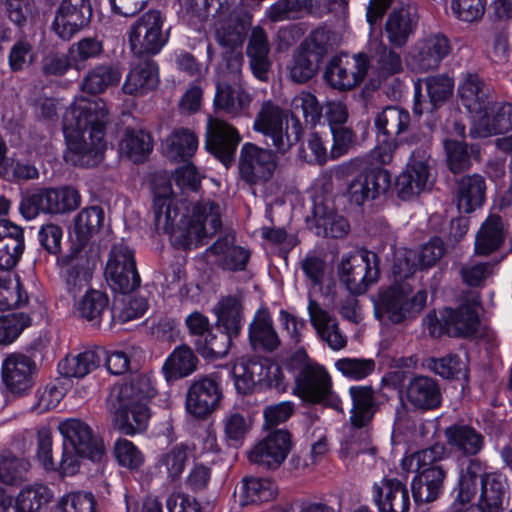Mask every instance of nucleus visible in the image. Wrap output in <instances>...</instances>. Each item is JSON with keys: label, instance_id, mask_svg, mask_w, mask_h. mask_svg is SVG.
Masks as SVG:
<instances>
[{"label": "nucleus", "instance_id": "1", "mask_svg": "<svg viewBox=\"0 0 512 512\" xmlns=\"http://www.w3.org/2000/svg\"><path fill=\"white\" fill-rule=\"evenodd\" d=\"M107 123L106 103L100 98L78 99L67 110L63 119L64 134L83 165L96 166L102 161Z\"/></svg>", "mask_w": 512, "mask_h": 512}, {"label": "nucleus", "instance_id": "2", "mask_svg": "<svg viewBox=\"0 0 512 512\" xmlns=\"http://www.w3.org/2000/svg\"><path fill=\"white\" fill-rule=\"evenodd\" d=\"M333 174L338 180H346V197L351 204L362 206L369 200L385 193L391 183L387 170L369 167L362 159H353L336 166Z\"/></svg>", "mask_w": 512, "mask_h": 512}, {"label": "nucleus", "instance_id": "3", "mask_svg": "<svg viewBox=\"0 0 512 512\" xmlns=\"http://www.w3.org/2000/svg\"><path fill=\"white\" fill-rule=\"evenodd\" d=\"M294 382L293 394L303 402L344 412L342 401L334 392L332 378L324 366L312 360L303 362Z\"/></svg>", "mask_w": 512, "mask_h": 512}, {"label": "nucleus", "instance_id": "4", "mask_svg": "<svg viewBox=\"0 0 512 512\" xmlns=\"http://www.w3.org/2000/svg\"><path fill=\"white\" fill-rule=\"evenodd\" d=\"M427 302V292L420 289L416 292L408 282H396L381 290L375 302V313L378 318L386 317L394 324L416 318Z\"/></svg>", "mask_w": 512, "mask_h": 512}, {"label": "nucleus", "instance_id": "5", "mask_svg": "<svg viewBox=\"0 0 512 512\" xmlns=\"http://www.w3.org/2000/svg\"><path fill=\"white\" fill-rule=\"evenodd\" d=\"M164 23L165 18L158 10L147 11L132 23L127 37L134 56L151 57L162 50L169 39Z\"/></svg>", "mask_w": 512, "mask_h": 512}, {"label": "nucleus", "instance_id": "6", "mask_svg": "<svg viewBox=\"0 0 512 512\" xmlns=\"http://www.w3.org/2000/svg\"><path fill=\"white\" fill-rule=\"evenodd\" d=\"M283 118L284 112L279 106L271 102H265L254 122L255 130L269 136L273 145L281 153H285L298 143L303 134V127L299 118L291 115L286 120L285 128H283Z\"/></svg>", "mask_w": 512, "mask_h": 512}, {"label": "nucleus", "instance_id": "7", "mask_svg": "<svg viewBox=\"0 0 512 512\" xmlns=\"http://www.w3.org/2000/svg\"><path fill=\"white\" fill-rule=\"evenodd\" d=\"M81 203L79 192L72 187L60 189L43 188L25 196L20 210L27 219L35 218L40 213L63 214L77 209Z\"/></svg>", "mask_w": 512, "mask_h": 512}, {"label": "nucleus", "instance_id": "8", "mask_svg": "<svg viewBox=\"0 0 512 512\" xmlns=\"http://www.w3.org/2000/svg\"><path fill=\"white\" fill-rule=\"evenodd\" d=\"M278 157L270 149L246 142L242 145L238 157L239 178L249 187L262 186L274 176Z\"/></svg>", "mask_w": 512, "mask_h": 512}, {"label": "nucleus", "instance_id": "9", "mask_svg": "<svg viewBox=\"0 0 512 512\" xmlns=\"http://www.w3.org/2000/svg\"><path fill=\"white\" fill-rule=\"evenodd\" d=\"M380 276L378 256L374 252L360 251L343 257L339 266L340 281L352 294H363Z\"/></svg>", "mask_w": 512, "mask_h": 512}, {"label": "nucleus", "instance_id": "10", "mask_svg": "<svg viewBox=\"0 0 512 512\" xmlns=\"http://www.w3.org/2000/svg\"><path fill=\"white\" fill-rule=\"evenodd\" d=\"M184 224L189 227L187 232L177 231L174 236L175 241L184 249L197 246L203 239L212 237L221 228L219 205L210 200L197 202L191 217H186Z\"/></svg>", "mask_w": 512, "mask_h": 512}, {"label": "nucleus", "instance_id": "11", "mask_svg": "<svg viewBox=\"0 0 512 512\" xmlns=\"http://www.w3.org/2000/svg\"><path fill=\"white\" fill-rule=\"evenodd\" d=\"M105 275L114 291L126 294L139 287L141 279L136 268L134 252L126 244L113 245Z\"/></svg>", "mask_w": 512, "mask_h": 512}, {"label": "nucleus", "instance_id": "12", "mask_svg": "<svg viewBox=\"0 0 512 512\" xmlns=\"http://www.w3.org/2000/svg\"><path fill=\"white\" fill-rule=\"evenodd\" d=\"M480 320L475 302H465L457 309L446 308L441 319L430 324L432 336L446 333L451 337H471L478 332Z\"/></svg>", "mask_w": 512, "mask_h": 512}, {"label": "nucleus", "instance_id": "13", "mask_svg": "<svg viewBox=\"0 0 512 512\" xmlns=\"http://www.w3.org/2000/svg\"><path fill=\"white\" fill-rule=\"evenodd\" d=\"M58 430L64 438V444L72 446L93 462L102 461L105 456L104 442L88 423L70 418L60 422Z\"/></svg>", "mask_w": 512, "mask_h": 512}, {"label": "nucleus", "instance_id": "14", "mask_svg": "<svg viewBox=\"0 0 512 512\" xmlns=\"http://www.w3.org/2000/svg\"><path fill=\"white\" fill-rule=\"evenodd\" d=\"M292 448V436L288 430L276 429L259 441L249 451L251 463L264 469H278Z\"/></svg>", "mask_w": 512, "mask_h": 512}, {"label": "nucleus", "instance_id": "15", "mask_svg": "<svg viewBox=\"0 0 512 512\" xmlns=\"http://www.w3.org/2000/svg\"><path fill=\"white\" fill-rule=\"evenodd\" d=\"M429 161L430 155L426 146L411 151L409 163L396 181L398 196L401 199L408 200L427 188L430 178Z\"/></svg>", "mask_w": 512, "mask_h": 512}, {"label": "nucleus", "instance_id": "16", "mask_svg": "<svg viewBox=\"0 0 512 512\" xmlns=\"http://www.w3.org/2000/svg\"><path fill=\"white\" fill-rule=\"evenodd\" d=\"M368 71V58L365 54H358L349 58L334 57L329 62L324 78L334 89L349 90L357 86Z\"/></svg>", "mask_w": 512, "mask_h": 512}, {"label": "nucleus", "instance_id": "17", "mask_svg": "<svg viewBox=\"0 0 512 512\" xmlns=\"http://www.w3.org/2000/svg\"><path fill=\"white\" fill-rule=\"evenodd\" d=\"M452 51L450 40L441 33L419 39L411 48L409 59L414 70L427 72L437 69Z\"/></svg>", "mask_w": 512, "mask_h": 512}, {"label": "nucleus", "instance_id": "18", "mask_svg": "<svg viewBox=\"0 0 512 512\" xmlns=\"http://www.w3.org/2000/svg\"><path fill=\"white\" fill-rule=\"evenodd\" d=\"M241 136L237 129L226 121L210 118L207 124V149L219 159L225 167L234 162L235 152Z\"/></svg>", "mask_w": 512, "mask_h": 512}, {"label": "nucleus", "instance_id": "19", "mask_svg": "<svg viewBox=\"0 0 512 512\" xmlns=\"http://www.w3.org/2000/svg\"><path fill=\"white\" fill-rule=\"evenodd\" d=\"M91 17L90 0H62L52 27L62 40L67 41L87 26Z\"/></svg>", "mask_w": 512, "mask_h": 512}, {"label": "nucleus", "instance_id": "20", "mask_svg": "<svg viewBox=\"0 0 512 512\" xmlns=\"http://www.w3.org/2000/svg\"><path fill=\"white\" fill-rule=\"evenodd\" d=\"M419 21L418 6L412 0H402L389 14L385 31L395 47L404 46L414 33Z\"/></svg>", "mask_w": 512, "mask_h": 512}, {"label": "nucleus", "instance_id": "21", "mask_svg": "<svg viewBox=\"0 0 512 512\" xmlns=\"http://www.w3.org/2000/svg\"><path fill=\"white\" fill-rule=\"evenodd\" d=\"M351 409L349 423L353 430H363L368 438V429L376 413L380 410V401L377 399L371 386H352L349 388Z\"/></svg>", "mask_w": 512, "mask_h": 512}, {"label": "nucleus", "instance_id": "22", "mask_svg": "<svg viewBox=\"0 0 512 512\" xmlns=\"http://www.w3.org/2000/svg\"><path fill=\"white\" fill-rule=\"evenodd\" d=\"M113 406L112 423L116 430L128 436H133L146 430L150 419V409L147 403H136L111 399Z\"/></svg>", "mask_w": 512, "mask_h": 512}, {"label": "nucleus", "instance_id": "23", "mask_svg": "<svg viewBox=\"0 0 512 512\" xmlns=\"http://www.w3.org/2000/svg\"><path fill=\"white\" fill-rule=\"evenodd\" d=\"M222 393L218 383L210 377L193 381L186 394V409L197 418H203L219 405Z\"/></svg>", "mask_w": 512, "mask_h": 512}, {"label": "nucleus", "instance_id": "24", "mask_svg": "<svg viewBox=\"0 0 512 512\" xmlns=\"http://www.w3.org/2000/svg\"><path fill=\"white\" fill-rule=\"evenodd\" d=\"M36 363L24 354H11L2 364V381L13 394L21 395L33 385Z\"/></svg>", "mask_w": 512, "mask_h": 512}, {"label": "nucleus", "instance_id": "25", "mask_svg": "<svg viewBox=\"0 0 512 512\" xmlns=\"http://www.w3.org/2000/svg\"><path fill=\"white\" fill-rule=\"evenodd\" d=\"M307 309L317 336L334 351L344 349L348 338L341 331L337 318L312 298H309Z\"/></svg>", "mask_w": 512, "mask_h": 512}, {"label": "nucleus", "instance_id": "26", "mask_svg": "<svg viewBox=\"0 0 512 512\" xmlns=\"http://www.w3.org/2000/svg\"><path fill=\"white\" fill-rule=\"evenodd\" d=\"M406 402L414 409L429 411L440 407L442 393L438 381L432 377L417 375L404 388Z\"/></svg>", "mask_w": 512, "mask_h": 512}, {"label": "nucleus", "instance_id": "27", "mask_svg": "<svg viewBox=\"0 0 512 512\" xmlns=\"http://www.w3.org/2000/svg\"><path fill=\"white\" fill-rule=\"evenodd\" d=\"M475 129L478 137L503 134L512 129V103L491 100L485 110L479 114Z\"/></svg>", "mask_w": 512, "mask_h": 512}, {"label": "nucleus", "instance_id": "28", "mask_svg": "<svg viewBox=\"0 0 512 512\" xmlns=\"http://www.w3.org/2000/svg\"><path fill=\"white\" fill-rule=\"evenodd\" d=\"M373 497L381 512H408L409 492L398 479L384 478L381 484L373 486Z\"/></svg>", "mask_w": 512, "mask_h": 512}, {"label": "nucleus", "instance_id": "29", "mask_svg": "<svg viewBox=\"0 0 512 512\" xmlns=\"http://www.w3.org/2000/svg\"><path fill=\"white\" fill-rule=\"evenodd\" d=\"M65 261V288L75 298L89 287L96 261L83 251L66 256Z\"/></svg>", "mask_w": 512, "mask_h": 512}, {"label": "nucleus", "instance_id": "30", "mask_svg": "<svg viewBox=\"0 0 512 512\" xmlns=\"http://www.w3.org/2000/svg\"><path fill=\"white\" fill-rule=\"evenodd\" d=\"M25 248L22 227L0 220V270H10L19 262Z\"/></svg>", "mask_w": 512, "mask_h": 512}, {"label": "nucleus", "instance_id": "31", "mask_svg": "<svg viewBox=\"0 0 512 512\" xmlns=\"http://www.w3.org/2000/svg\"><path fill=\"white\" fill-rule=\"evenodd\" d=\"M311 223L316 235L322 237L341 238L349 231L347 220L324 201L314 202Z\"/></svg>", "mask_w": 512, "mask_h": 512}, {"label": "nucleus", "instance_id": "32", "mask_svg": "<svg viewBox=\"0 0 512 512\" xmlns=\"http://www.w3.org/2000/svg\"><path fill=\"white\" fill-rule=\"evenodd\" d=\"M249 341L254 350L273 352L281 344L270 313L258 310L249 325Z\"/></svg>", "mask_w": 512, "mask_h": 512}, {"label": "nucleus", "instance_id": "33", "mask_svg": "<svg viewBox=\"0 0 512 512\" xmlns=\"http://www.w3.org/2000/svg\"><path fill=\"white\" fill-rule=\"evenodd\" d=\"M252 101L251 95L242 85H232L226 82H216L214 105L216 109L236 117L245 113Z\"/></svg>", "mask_w": 512, "mask_h": 512}, {"label": "nucleus", "instance_id": "34", "mask_svg": "<svg viewBox=\"0 0 512 512\" xmlns=\"http://www.w3.org/2000/svg\"><path fill=\"white\" fill-rule=\"evenodd\" d=\"M506 492L507 482L502 475L485 474L481 479L480 504L467 512H502Z\"/></svg>", "mask_w": 512, "mask_h": 512}, {"label": "nucleus", "instance_id": "35", "mask_svg": "<svg viewBox=\"0 0 512 512\" xmlns=\"http://www.w3.org/2000/svg\"><path fill=\"white\" fill-rule=\"evenodd\" d=\"M159 84L158 66L155 61L146 59L136 64L128 73L123 91L129 95H144Z\"/></svg>", "mask_w": 512, "mask_h": 512}, {"label": "nucleus", "instance_id": "36", "mask_svg": "<svg viewBox=\"0 0 512 512\" xmlns=\"http://www.w3.org/2000/svg\"><path fill=\"white\" fill-rule=\"evenodd\" d=\"M270 45L263 28L254 27L247 45V56L253 74L261 81L268 78L271 67L269 60Z\"/></svg>", "mask_w": 512, "mask_h": 512}, {"label": "nucleus", "instance_id": "37", "mask_svg": "<svg viewBox=\"0 0 512 512\" xmlns=\"http://www.w3.org/2000/svg\"><path fill=\"white\" fill-rule=\"evenodd\" d=\"M486 182L483 176L473 174L462 177L457 183V207L460 212L471 213L485 201Z\"/></svg>", "mask_w": 512, "mask_h": 512}, {"label": "nucleus", "instance_id": "38", "mask_svg": "<svg viewBox=\"0 0 512 512\" xmlns=\"http://www.w3.org/2000/svg\"><path fill=\"white\" fill-rule=\"evenodd\" d=\"M269 359L253 358L241 361L233 369L237 391L243 395L260 390Z\"/></svg>", "mask_w": 512, "mask_h": 512}, {"label": "nucleus", "instance_id": "39", "mask_svg": "<svg viewBox=\"0 0 512 512\" xmlns=\"http://www.w3.org/2000/svg\"><path fill=\"white\" fill-rule=\"evenodd\" d=\"M461 103L471 113L481 114L493 99L489 87L476 74H469L459 87Z\"/></svg>", "mask_w": 512, "mask_h": 512}, {"label": "nucleus", "instance_id": "40", "mask_svg": "<svg viewBox=\"0 0 512 512\" xmlns=\"http://www.w3.org/2000/svg\"><path fill=\"white\" fill-rule=\"evenodd\" d=\"M445 476L446 471L444 467L417 471V476L412 483V492L415 502L430 503L435 501L443 489Z\"/></svg>", "mask_w": 512, "mask_h": 512}, {"label": "nucleus", "instance_id": "41", "mask_svg": "<svg viewBox=\"0 0 512 512\" xmlns=\"http://www.w3.org/2000/svg\"><path fill=\"white\" fill-rule=\"evenodd\" d=\"M445 435L448 445L465 456L477 455L484 447V436L468 425H452Z\"/></svg>", "mask_w": 512, "mask_h": 512}, {"label": "nucleus", "instance_id": "42", "mask_svg": "<svg viewBox=\"0 0 512 512\" xmlns=\"http://www.w3.org/2000/svg\"><path fill=\"white\" fill-rule=\"evenodd\" d=\"M214 312L217 316V329L238 337L243 322V305L240 298L237 296L221 298L214 307Z\"/></svg>", "mask_w": 512, "mask_h": 512}, {"label": "nucleus", "instance_id": "43", "mask_svg": "<svg viewBox=\"0 0 512 512\" xmlns=\"http://www.w3.org/2000/svg\"><path fill=\"white\" fill-rule=\"evenodd\" d=\"M104 357L105 351L101 348L86 350L77 355L66 356L58 368L66 377L82 378L97 369Z\"/></svg>", "mask_w": 512, "mask_h": 512}, {"label": "nucleus", "instance_id": "44", "mask_svg": "<svg viewBox=\"0 0 512 512\" xmlns=\"http://www.w3.org/2000/svg\"><path fill=\"white\" fill-rule=\"evenodd\" d=\"M153 214L157 232L169 234L172 244L182 248V245L175 241L174 236L177 231L187 232L189 227L184 224L186 215L180 214L178 208L172 203L165 204L159 201L153 203Z\"/></svg>", "mask_w": 512, "mask_h": 512}, {"label": "nucleus", "instance_id": "45", "mask_svg": "<svg viewBox=\"0 0 512 512\" xmlns=\"http://www.w3.org/2000/svg\"><path fill=\"white\" fill-rule=\"evenodd\" d=\"M198 358L187 345L176 347L163 365V373L167 381H175L191 375L196 371Z\"/></svg>", "mask_w": 512, "mask_h": 512}, {"label": "nucleus", "instance_id": "46", "mask_svg": "<svg viewBox=\"0 0 512 512\" xmlns=\"http://www.w3.org/2000/svg\"><path fill=\"white\" fill-rule=\"evenodd\" d=\"M505 233L501 218L490 215L481 225L475 238V253L488 256L496 251L504 242Z\"/></svg>", "mask_w": 512, "mask_h": 512}, {"label": "nucleus", "instance_id": "47", "mask_svg": "<svg viewBox=\"0 0 512 512\" xmlns=\"http://www.w3.org/2000/svg\"><path fill=\"white\" fill-rule=\"evenodd\" d=\"M104 224V211L100 206L82 209L74 219V234L79 246H85L97 235Z\"/></svg>", "mask_w": 512, "mask_h": 512}, {"label": "nucleus", "instance_id": "48", "mask_svg": "<svg viewBox=\"0 0 512 512\" xmlns=\"http://www.w3.org/2000/svg\"><path fill=\"white\" fill-rule=\"evenodd\" d=\"M122 72L116 64H100L91 69L81 83V89L90 94L104 92L109 86L117 85Z\"/></svg>", "mask_w": 512, "mask_h": 512}, {"label": "nucleus", "instance_id": "49", "mask_svg": "<svg viewBox=\"0 0 512 512\" xmlns=\"http://www.w3.org/2000/svg\"><path fill=\"white\" fill-rule=\"evenodd\" d=\"M114 393L115 399L148 404V401L155 396L156 390L148 375L136 374L117 387Z\"/></svg>", "mask_w": 512, "mask_h": 512}, {"label": "nucleus", "instance_id": "50", "mask_svg": "<svg viewBox=\"0 0 512 512\" xmlns=\"http://www.w3.org/2000/svg\"><path fill=\"white\" fill-rule=\"evenodd\" d=\"M53 497V492L48 486L34 483L21 488L15 503L21 512H42L48 507Z\"/></svg>", "mask_w": 512, "mask_h": 512}, {"label": "nucleus", "instance_id": "51", "mask_svg": "<svg viewBox=\"0 0 512 512\" xmlns=\"http://www.w3.org/2000/svg\"><path fill=\"white\" fill-rule=\"evenodd\" d=\"M198 147V140L193 131L187 128L175 129L165 141L166 155L175 161L192 157Z\"/></svg>", "mask_w": 512, "mask_h": 512}, {"label": "nucleus", "instance_id": "52", "mask_svg": "<svg viewBox=\"0 0 512 512\" xmlns=\"http://www.w3.org/2000/svg\"><path fill=\"white\" fill-rule=\"evenodd\" d=\"M410 114L398 106L384 108L375 118V127L384 137L398 136L408 128Z\"/></svg>", "mask_w": 512, "mask_h": 512}, {"label": "nucleus", "instance_id": "53", "mask_svg": "<svg viewBox=\"0 0 512 512\" xmlns=\"http://www.w3.org/2000/svg\"><path fill=\"white\" fill-rule=\"evenodd\" d=\"M191 453L189 445L176 444L159 456L157 468L171 480H176L183 473Z\"/></svg>", "mask_w": 512, "mask_h": 512}, {"label": "nucleus", "instance_id": "54", "mask_svg": "<svg viewBox=\"0 0 512 512\" xmlns=\"http://www.w3.org/2000/svg\"><path fill=\"white\" fill-rule=\"evenodd\" d=\"M152 150L151 137L143 130L126 129L120 151L133 162H142Z\"/></svg>", "mask_w": 512, "mask_h": 512}, {"label": "nucleus", "instance_id": "55", "mask_svg": "<svg viewBox=\"0 0 512 512\" xmlns=\"http://www.w3.org/2000/svg\"><path fill=\"white\" fill-rule=\"evenodd\" d=\"M275 495L276 487L269 479L257 477H245L242 479L241 498L244 505L268 502Z\"/></svg>", "mask_w": 512, "mask_h": 512}, {"label": "nucleus", "instance_id": "56", "mask_svg": "<svg viewBox=\"0 0 512 512\" xmlns=\"http://www.w3.org/2000/svg\"><path fill=\"white\" fill-rule=\"evenodd\" d=\"M30 467L27 459L3 452L0 454V482L9 486L19 484L26 479Z\"/></svg>", "mask_w": 512, "mask_h": 512}, {"label": "nucleus", "instance_id": "57", "mask_svg": "<svg viewBox=\"0 0 512 512\" xmlns=\"http://www.w3.org/2000/svg\"><path fill=\"white\" fill-rule=\"evenodd\" d=\"M108 304L109 300L106 294L98 290H87L75 304V311L87 321L99 324Z\"/></svg>", "mask_w": 512, "mask_h": 512}, {"label": "nucleus", "instance_id": "58", "mask_svg": "<svg viewBox=\"0 0 512 512\" xmlns=\"http://www.w3.org/2000/svg\"><path fill=\"white\" fill-rule=\"evenodd\" d=\"M234 338L236 337L220 329L216 332H208L203 340L196 341L197 351L204 358H222L228 354Z\"/></svg>", "mask_w": 512, "mask_h": 512}, {"label": "nucleus", "instance_id": "59", "mask_svg": "<svg viewBox=\"0 0 512 512\" xmlns=\"http://www.w3.org/2000/svg\"><path fill=\"white\" fill-rule=\"evenodd\" d=\"M319 58L308 49L298 50L289 66L290 79L295 83H305L310 80L318 70Z\"/></svg>", "mask_w": 512, "mask_h": 512}, {"label": "nucleus", "instance_id": "60", "mask_svg": "<svg viewBox=\"0 0 512 512\" xmlns=\"http://www.w3.org/2000/svg\"><path fill=\"white\" fill-rule=\"evenodd\" d=\"M424 366L445 379L455 378L467 373L466 363L458 355L452 353L441 358H427Z\"/></svg>", "mask_w": 512, "mask_h": 512}, {"label": "nucleus", "instance_id": "61", "mask_svg": "<svg viewBox=\"0 0 512 512\" xmlns=\"http://www.w3.org/2000/svg\"><path fill=\"white\" fill-rule=\"evenodd\" d=\"M302 114L306 123L316 125L322 116V106L316 96L310 92H300L291 101V115L298 118Z\"/></svg>", "mask_w": 512, "mask_h": 512}, {"label": "nucleus", "instance_id": "62", "mask_svg": "<svg viewBox=\"0 0 512 512\" xmlns=\"http://www.w3.org/2000/svg\"><path fill=\"white\" fill-rule=\"evenodd\" d=\"M446 450L441 444H435L427 449L417 451L405 458L403 465L409 464L415 467V471L432 470L435 467H443L439 462L445 457Z\"/></svg>", "mask_w": 512, "mask_h": 512}, {"label": "nucleus", "instance_id": "63", "mask_svg": "<svg viewBox=\"0 0 512 512\" xmlns=\"http://www.w3.org/2000/svg\"><path fill=\"white\" fill-rule=\"evenodd\" d=\"M335 367L343 376L357 381L372 374L375 369V361L373 359L346 357L337 360Z\"/></svg>", "mask_w": 512, "mask_h": 512}, {"label": "nucleus", "instance_id": "64", "mask_svg": "<svg viewBox=\"0 0 512 512\" xmlns=\"http://www.w3.org/2000/svg\"><path fill=\"white\" fill-rule=\"evenodd\" d=\"M59 512H96V500L90 492L64 495L58 503Z\"/></svg>", "mask_w": 512, "mask_h": 512}]
</instances>
